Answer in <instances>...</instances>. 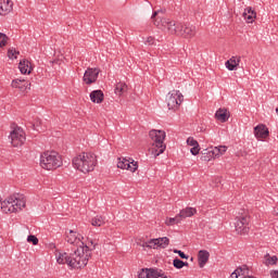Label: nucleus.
Wrapping results in <instances>:
<instances>
[{
	"mask_svg": "<svg viewBox=\"0 0 278 278\" xmlns=\"http://www.w3.org/2000/svg\"><path fill=\"white\" fill-rule=\"evenodd\" d=\"M84 237H81L79 233L75 232L74 230H70V232L66 236V242L68 244H74L75 247H87L84 241H81Z\"/></svg>",
	"mask_w": 278,
	"mask_h": 278,
	"instance_id": "f8f14e48",
	"label": "nucleus"
},
{
	"mask_svg": "<svg viewBox=\"0 0 278 278\" xmlns=\"http://www.w3.org/2000/svg\"><path fill=\"white\" fill-rule=\"evenodd\" d=\"M90 99L92 103H103L104 94L102 90H93L90 93Z\"/></svg>",
	"mask_w": 278,
	"mask_h": 278,
	"instance_id": "4be33fe9",
	"label": "nucleus"
},
{
	"mask_svg": "<svg viewBox=\"0 0 278 278\" xmlns=\"http://www.w3.org/2000/svg\"><path fill=\"white\" fill-rule=\"evenodd\" d=\"M249 223H251V217L249 216V212L242 210L236 216L235 229L237 233L241 236L244 233H249Z\"/></svg>",
	"mask_w": 278,
	"mask_h": 278,
	"instance_id": "0eeeda50",
	"label": "nucleus"
},
{
	"mask_svg": "<svg viewBox=\"0 0 278 278\" xmlns=\"http://www.w3.org/2000/svg\"><path fill=\"white\" fill-rule=\"evenodd\" d=\"M148 243H149V249H157V242L153 241V239L148 241Z\"/></svg>",
	"mask_w": 278,
	"mask_h": 278,
	"instance_id": "ea45409f",
	"label": "nucleus"
},
{
	"mask_svg": "<svg viewBox=\"0 0 278 278\" xmlns=\"http://www.w3.org/2000/svg\"><path fill=\"white\" fill-rule=\"evenodd\" d=\"M34 129H36L37 131L40 130V129H38V122L34 125Z\"/></svg>",
	"mask_w": 278,
	"mask_h": 278,
	"instance_id": "37998d69",
	"label": "nucleus"
},
{
	"mask_svg": "<svg viewBox=\"0 0 278 278\" xmlns=\"http://www.w3.org/2000/svg\"><path fill=\"white\" fill-rule=\"evenodd\" d=\"M90 244L92 245V249H94L96 247L94 242L90 241Z\"/></svg>",
	"mask_w": 278,
	"mask_h": 278,
	"instance_id": "a18cd8bd",
	"label": "nucleus"
},
{
	"mask_svg": "<svg viewBox=\"0 0 278 278\" xmlns=\"http://www.w3.org/2000/svg\"><path fill=\"white\" fill-rule=\"evenodd\" d=\"M254 136L257 140H264L267 136H269L268 128L266 125L261 124L254 128Z\"/></svg>",
	"mask_w": 278,
	"mask_h": 278,
	"instance_id": "4468645a",
	"label": "nucleus"
},
{
	"mask_svg": "<svg viewBox=\"0 0 278 278\" xmlns=\"http://www.w3.org/2000/svg\"><path fill=\"white\" fill-rule=\"evenodd\" d=\"M73 166L80 173H92L97 166V155L92 152H83L73 159Z\"/></svg>",
	"mask_w": 278,
	"mask_h": 278,
	"instance_id": "7ed1b4c3",
	"label": "nucleus"
},
{
	"mask_svg": "<svg viewBox=\"0 0 278 278\" xmlns=\"http://www.w3.org/2000/svg\"><path fill=\"white\" fill-rule=\"evenodd\" d=\"M215 116L217 121H220L222 123H227V109H219L216 111Z\"/></svg>",
	"mask_w": 278,
	"mask_h": 278,
	"instance_id": "b1692460",
	"label": "nucleus"
},
{
	"mask_svg": "<svg viewBox=\"0 0 278 278\" xmlns=\"http://www.w3.org/2000/svg\"><path fill=\"white\" fill-rule=\"evenodd\" d=\"M174 253H176L177 255H179V257H181V260H188V255H186V253H184L181 250H174Z\"/></svg>",
	"mask_w": 278,
	"mask_h": 278,
	"instance_id": "e433bc0d",
	"label": "nucleus"
},
{
	"mask_svg": "<svg viewBox=\"0 0 278 278\" xmlns=\"http://www.w3.org/2000/svg\"><path fill=\"white\" fill-rule=\"evenodd\" d=\"M160 276V271L155 268L141 269L138 277L139 278H156Z\"/></svg>",
	"mask_w": 278,
	"mask_h": 278,
	"instance_id": "dca6fc26",
	"label": "nucleus"
},
{
	"mask_svg": "<svg viewBox=\"0 0 278 278\" xmlns=\"http://www.w3.org/2000/svg\"><path fill=\"white\" fill-rule=\"evenodd\" d=\"M276 216H278V206L274 210Z\"/></svg>",
	"mask_w": 278,
	"mask_h": 278,
	"instance_id": "c03bdc74",
	"label": "nucleus"
},
{
	"mask_svg": "<svg viewBox=\"0 0 278 278\" xmlns=\"http://www.w3.org/2000/svg\"><path fill=\"white\" fill-rule=\"evenodd\" d=\"M27 242H31L34 245L38 244V237L34 235H29L27 237Z\"/></svg>",
	"mask_w": 278,
	"mask_h": 278,
	"instance_id": "c9c22d12",
	"label": "nucleus"
},
{
	"mask_svg": "<svg viewBox=\"0 0 278 278\" xmlns=\"http://www.w3.org/2000/svg\"><path fill=\"white\" fill-rule=\"evenodd\" d=\"M92 227H103L105 225V218L101 215H97L91 219Z\"/></svg>",
	"mask_w": 278,
	"mask_h": 278,
	"instance_id": "a878e982",
	"label": "nucleus"
},
{
	"mask_svg": "<svg viewBox=\"0 0 278 278\" xmlns=\"http://www.w3.org/2000/svg\"><path fill=\"white\" fill-rule=\"evenodd\" d=\"M90 245H80L72 253H59L56 255L58 264H67L70 268H84L92 255Z\"/></svg>",
	"mask_w": 278,
	"mask_h": 278,
	"instance_id": "f03ea898",
	"label": "nucleus"
},
{
	"mask_svg": "<svg viewBox=\"0 0 278 278\" xmlns=\"http://www.w3.org/2000/svg\"><path fill=\"white\" fill-rule=\"evenodd\" d=\"M194 214H197V208L186 207V208L180 211L178 216H179L180 220H184L186 218H190V217L194 216Z\"/></svg>",
	"mask_w": 278,
	"mask_h": 278,
	"instance_id": "6ab92c4d",
	"label": "nucleus"
},
{
	"mask_svg": "<svg viewBox=\"0 0 278 278\" xmlns=\"http://www.w3.org/2000/svg\"><path fill=\"white\" fill-rule=\"evenodd\" d=\"M242 271H240V278L249 277V268L247 266L239 267Z\"/></svg>",
	"mask_w": 278,
	"mask_h": 278,
	"instance_id": "72a5a7b5",
	"label": "nucleus"
},
{
	"mask_svg": "<svg viewBox=\"0 0 278 278\" xmlns=\"http://www.w3.org/2000/svg\"><path fill=\"white\" fill-rule=\"evenodd\" d=\"M168 110H179V106L184 102V94L179 90H173L166 97Z\"/></svg>",
	"mask_w": 278,
	"mask_h": 278,
	"instance_id": "6e6552de",
	"label": "nucleus"
},
{
	"mask_svg": "<svg viewBox=\"0 0 278 278\" xmlns=\"http://www.w3.org/2000/svg\"><path fill=\"white\" fill-rule=\"evenodd\" d=\"M10 140H11V144L12 147H23L25 144V140H27L26 136H25V130H23V128L21 127H16L14 128L10 136H9Z\"/></svg>",
	"mask_w": 278,
	"mask_h": 278,
	"instance_id": "1a4fd4ad",
	"label": "nucleus"
},
{
	"mask_svg": "<svg viewBox=\"0 0 278 278\" xmlns=\"http://www.w3.org/2000/svg\"><path fill=\"white\" fill-rule=\"evenodd\" d=\"M143 42H144V45H148V47H151V46L155 45V38H153L152 36L147 37Z\"/></svg>",
	"mask_w": 278,
	"mask_h": 278,
	"instance_id": "f704fd0d",
	"label": "nucleus"
},
{
	"mask_svg": "<svg viewBox=\"0 0 278 278\" xmlns=\"http://www.w3.org/2000/svg\"><path fill=\"white\" fill-rule=\"evenodd\" d=\"M266 264H269L270 266H274V264H277V256L268 257Z\"/></svg>",
	"mask_w": 278,
	"mask_h": 278,
	"instance_id": "4c0bfd02",
	"label": "nucleus"
},
{
	"mask_svg": "<svg viewBox=\"0 0 278 278\" xmlns=\"http://www.w3.org/2000/svg\"><path fill=\"white\" fill-rule=\"evenodd\" d=\"M151 20L155 27L167 31V34L185 36V38H194V36H197V26L192 24H185L184 26L170 18L164 17V10L154 11Z\"/></svg>",
	"mask_w": 278,
	"mask_h": 278,
	"instance_id": "f257e3e1",
	"label": "nucleus"
},
{
	"mask_svg": "<svg viewBox=\"0 0 278 278\" xmlns=\"http://www.w3.org/2000/svg\"><path fill=\"white\" fill-rule=\"evenodd\" d=\"M208 260H210V252H207V250H200L198 253V262H199L200 268H203V266L207 264Z\"/></svg>",
	"mask_w": 278,
	"mask_h": 278,
	"instance_id": "a211bd4d",
	"label": "nucleus"
},
{
	"mask_svg": "<svg viewBox=\"0 0 278 278\" xmlns=\"http://www.w3.org/2000/svg\"><path fill=\"white\" fill-rule=\"evenodd\" d=\"M149 136L152 140V153L154 157L157 155H162L164 151H166V144H164V140H166V132L164 130H150Z\"/></svg>",
	"mask_w": 278,
	"mask_h": 278,
	"instance_id": "423d86ee",
	"label": "nucleus"
},
{
	"mask_svg": "<svg viewBox=\"0 0 278 278\" xmlns=\"http://www.w3.org/2000/svg\"><path fill=\"white\" fill-rule=\"evenodd\" d=\"M187 144L189 147H199V141H197L195 139H193L192 137H189L187 139Z\"/></svg>",
	"mask_w": 278,
	"mask_h": 278,
	"instance_id": "473e14b6",
	"label": "nucleus"
},
{
	"mask_svg": "<svg viewBox=\"0 0 278 278\" xmlns=\"http://www.w3.org/2000/svg\"><path fill=\"white\" fill-rule=\"evenodd\" d=\"M25 205V195L15 193L1 202V211L3 214H16V212H21Z\"/></svg>",
	"mask_w": 278,
	"mask_h": 278,
	"instance_id": "20e7f679",
	"label": "nucleus"
},
{
	"mask_svg": "<svg viewBox=\"0 0 278 278\" xmlns=\"http://www.w3.org/2000/svg\"><path fill=\"white\" fill-rule=\"evenodd\" d=\"M18 68L22 75H29L31 74V71H34V68L31 67V62H29L28 60L21 61L18 64Z\"/></svg>",
	"mask_w": 278,
	"mask_h": 278,
	"instance_id": "f3484780",
	"label": "nucleus"
},
{
	"mask_svg": "<svg viewBox=\"0 0 278 278\" xmlns=\"http://www.w3.org/2000/svg\"><path fill=\"white\" fill-rule=\"evenodd\" d=\"M125 92H127V85L125 83H118L115 86V94H118V97H121V94H125Z\"/></svg>",
	"mask_w": 278,
	"mask_h": 278,
	"instance_id": "bb28decb",
	"label": "nucleus"
},
{
	"mask_svg": "<svg viewBox=\"0 0 278 278\" xmlns=\"http://www.w3.org/2000/svg\"><path fill=\"white\" fill-rule=\"evenodd\" d=\"M271 278H278V270H274L270 273Z\"/></svg>",
	"mask_w": 278,
	"mask_h": 278,
	"instance_id": "a19ab883",
	"label": "nucleus"
},
{
	"mask_svg": "<svg viewBox=\"0 0 278 278\" xmlns=\"http://www.w3.org/2000/svg\"><path fill=\"white\" fill-rule=\"evenodd\" d=\"M199 151H201V150L199 149V146H195V147H192V148H191L190 153H191L192 155H199Z\"/></svg>",
	"mask_w": 278,
	"mask_h": 278,
	"instance_id": "58836bf2",
	"label": "nucleus"
},
{
	"mask_svg": "<svg viewBox=\"0 0 278 278\" xmlns=\"http://www.w3.org/2000/svg\"><path fill=\"white\" fill-rule=\"evenodd\" d=\"M173 265H174V268L181 269V268H184V266H188V263H186V262H184V261H181L179 258H175L173 261Z\"/></svg>",
	"mask_w": 278,
	"mask_h": 278,
	"instance_id": "c756f323",
	"label": "nucleus"
},
{
	"mask_svg": "<svg viewBox=\"0 0 278 278\" xmlns=\"http://www.w3.org/2000/svg\"><path fill=\"white\" fill-rule=\"evenodd\" d=\"M255 11H253V9L251 8L245 9V11L243 12V17L245 18V21H248V23H253V18H255Z\"/></svg>",
	"mask_w": 278,
	"mask_h": 278,
	"instance_id": "393cba45",
	"label": "nucleus"
},
{
	"mask_svg": "<svg viewBox=\"0 0 278 278\" xmlns=\"http://www.w3.org/2000/svg\"><path fill=\"white\" fill-rule=\"evenodd\" d=\"M225 65L228 71H236V68H238L240 65V56L230 58L228 61H226Z\"/></svg>",
	"mask_w": 278,
	"mask_h": 278,
	"instance_id": "aec40b11",
	"label": "nucleus"
},
{
	"mask_svg": "<svg viewBox=\"0 0 278 278\" xmlns=\"http://www.w3.org/2000/svg\"><path fill=\"white\" fill-rule=\"evenodd\" d=\"M178 223H181V218L179 217V215H176L175 217H169L165 220V225H167L168 227L173 225H178Z\"/></svg>",
	"mask_w": 278,
	"mask_h": 278,
	"instance_id": "cd10ccee",
	"label": "nucleus"
},
{
	"mask_svg": "<svg viewBox=\"0 0 278 278\" xmlns=\"http://www.w3.org/2000/svg\"><path fill=\"white\" fill-rule=\"evenodd\" d=\"M224 153H227V147L226 146H219V147L213 148L208 152V155H211V157H220V155H224Z\"/></svg>",
	"mask_w": 278,
	"mask_h": 278,
	"instance_id": "412c9836",
	"label": "nucleus"
},
{
	"mask_svg": "<svg viewBox=\"0 0 278 278\" xmlns=\"http://www.w3.org/2000/svg\"><path fill=\"white\" fill-rule=\"evenodd\" d=\"M152 242H156L157 247H160L161 249H166V247L170 244V240L168 239V237L152 239Z\"/></svg>",
	"mask_w": 278,
	"mask_h": 278,
	"instance_id": "5701e85b",
	"label": "nucleus"
},
{
	"mask_svg": "<svg viewBox=\"0 0 278 278\" xmlns=\"http://www.w3.org/2000/svg\"><path fill=\"white\" fill-rule=\"evenodd\" d=\"M117 168H122L123 170H130V173H136V170H138V163H136L134 160L129 161L125 157H122L117 162Z\"/></svg>",
	"mask_w": 278,
	"mask_h": 278,
	"instance_id": "9d476101",
	"label": "nucleus"
},
{
	"mask_svg": "<svg viewBox=\"0 0 278 278\" xmlns=\"http://www.w3.org/2000/svg\"><path fill=\"white\" fill-rule=\"evenodd\" d=\"M5 45H8V36L0 33V47H5Z\"/></svg>",
	"mask_w": 278,
	"mask_h": 278,
	"instance_id": "2f4dec72",
	"label": "nucleus"
},
{
	"mask_svg": "<svg viewBox=\"0 0 278 278\" xmlns=\"http://www.w3.org/2000/svg\"><path fill=\"white\" fill-rule=\"evenodd\" d=\"M14 8V2L12 0H1L0 1V16H7L10 14Z\"/></svg>",
	"mask_w": 278,
	"mask_h": 278,
	"instance_id": "ddd939ff",
	"label": "nucleus"
},
{
	"mask_svg": "<svg viewBox=\"0 0 278 278\" xmlns=\"http://www.w3.org/2000/svg\"><path fill=\"white\" fill-rule=\"evenodd\" d=\"M99 68L88 67L84 74L85 84H87L88 86H90V84H94V81L99 79Z\"/></svg>",
	"mask_w": 278,
	"mask_h": 278,
	"instance_id": "9b49d317",
	"label": "nucleus"
},
{
	"mask_svg": "<svg viewBox=\"0 0 278 278\" xmlns=\"http://www.w3.org/2000/svg\"><path fill=\"white\" fill-rule=\"evenodd\" d=\"M12 88H18V90H21L22 92H25V90H29V88L31 87V84L25 81V79H14L11 83Z\"/></svg>",
	"mask_w": 278,
	"mask_h": 278,
	"instance_id": "2eb2a0df",
	"label": "nucleus"
},
{
	"mask_svg": "<svg viewBox=\"0 0 278 278\" xmlns=\"http://www.w3.org/2000/svg\"><path fill=\"white\" fill-rule=\"evenodd\" d=\"M206 152H204L203 154H202V156H201V160L203 161V162H212V160H215V157H218V156H212V155H210V152L212 151V150H205Z\"/></svg>",
	"mask_w": 278,
	"mask_h": 278,
	"instance_id": "c85d7f7f",
	"label": "nucleus"
},
{
	"mask_svg": "<svg viewBox=\"0 0 278 278\" xmlns=\"http://www.w3.org/2000/svg\"><path fill=\"white\" fill-rule=\"evenodd\" d=\"M40 166L45 170H55L62 166V156L55 151H47L40 156Z\"/></svg>",
	"mask_w": 278,
	"mask_h": 278,
	"instance_id": "39448f33",
	"label": "nucleus"
},
{
	"mask_svg": "<svg viewBox=\"0 0 278 278\" xmlns=\"http://www.w3.org/2000/svg\"><path fill=\"white\" fill-rule=\"evenodd\" d=\"M21 52H18V51H16V49H14V48H10L9 50H8V58L10 59V60H16V55H18Z\"/></svg>",
	"mask_w": 278,
	"mask_h": 278,
	"instance_id": "7c9ffc66",
	"label": "nucleus"
},
{
	"mask_svg": "<svg viewBox=\"0 0 278 278\" xmlns=\"http://www.w3.org/2000/svg\"><path fill=\"white\" fill-rule=\"evenodd\" d=\"M141 247H143V249H149V241H148V242H143V243L141 244Z\"/></svg>",
	"mask_w": 278,
	"mask_h": 278,
	"instance_id": "79ce46f5",
	"label": "nucleus"
}]
</instances>
